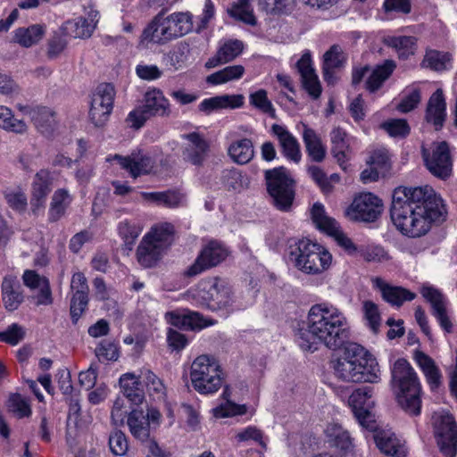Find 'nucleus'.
I'll list each match as a JSON object with an SVG mask.
<instances>
[{
    "label": "nucleus",
    "instance_id": "nucleus-1",
    "mask_svg": "<svg viewBox=\"0 0 457 457\" xmlns=\"http://www.w3.org/2000/svg\"><path fill=\"white\" fill-rule=\"evenodd\" d=\"M390 216L396 228H430L446 220L447 211L431 187H399L393 193Z\"/></svg>",
    "mask_w": 457,
    "mask_h": 457
},
{
    "label": "nucleus",
    "instance_id": "nucleus-2",
    "mask_svg": "<svg viewBox=\"0 0 457 457\" xmlns=\"http://www.w3.org/2000/svg\"><path fill=\"white\" fill-rule=\"evenodd\" d=\"M349 337L346 318L337 308L328 303L311 307L307 322H299L295 340L303 351L314 352L322 343L328 348H340Z\"/></svg>",
    "mask_w": 457,
    "mask_h": 457
},
{
    "label": "nucleus",
    "instance_id": "nucleus-3",
    "mask_svg": "<svg viewBox=\"0 0 457 457\" xmlns=\"http://www.w3.org/2000/svg\"><path fill=\"white\" fill-rule=\"evenodd\" d=\"M193 16L188 12H173L168 16L158 13L144 29L142 37L158 45H164L181 37L193 29Z\"/></svg>",
    "mask_w": 457,
    "mask_h": 457
},
{
    "label": "nucleus",
    "instance_id": "nucleus-4",
    "mask_svg": "<svg viewBox=\"0 0 457 457\" xmlns=\"http://www.w3.org/2000/svg\"><path fill=\"white\" fill-rule=\"evenodd\" d=\"M392 381L398 387L397 402L410 415L420 413V386L410 363L405 359H398L392 368Z\"/></svg>",
    "mask_w": 457,
    "mask_h": 457
},
{
    "label": "nucleus",
    "instance_id": "nucleus-5",
    "mask_svg": "<svg viewBox=\"0 0 457 457\" xmlns=\"http://www.w3.org/2000/svg\"><path fill=\"white\" fill-rule=\"evenodd\" d=\"M290 259L298 270L318 275L330 267L332 255L323 245L309 238H302L296 242L295 248L291 250Z\"/></svg>",
    "mask_w": 457,
    "mask_h": 457
},
{
    "label": "nucleus",
    "instance_id": "nucleus-6",
    "mask_svg": "<svg viewBox=\"0 0 457 457\" xmlns=\"http://www.w3.org/2000/svg\"><path fill=\"white\" fill-rule=\"evenodd\" d=\"M264 179L272 204L281 212H290L295 197L296 181L284 166L266 170Z\"/></svg>",
    "mask_w": 457,
    "mask_h": 457
},
{
    "label": "nucleus",
    "instance_id": "nucleus-7",
    "mask_svg": "<svg viewBox=\"0 0 457 457\" xmlns=\"http://www.w3.org/2000/svg\"><path fill=\"white\" fill-rule=\"evenodd\" d=\"M190 378L193 387L203 395L217 392L224 380L220 364L207 355L198 356L193 361Z\"/></svg>",
    "mask_w": 457,
    "mask_h": 457
},
{
    "label": "nucleus",
    "instance_id": "nucleus-8",
    "mask_svg": "<svg viewBox=\"0 0 457 457\" xmlns=\"http://www.w3.org/2000/svg\"><path fill=\"white\" fill-rule=\"evenodd\" d=\"M173 230H150L142 238L137 250V259L144 268L154 267L161 258L162 252L171 245Z\"/></svg>",
    "mask_w": 457,
    "mask_h": 457
},
{
    "label": "nucleus",
    "instance_id": "nucleus-9",
    "mask_svg": "<svg viewBox=\"0 0 457 457\" xmlns=\"http://www.w3.org/2000/svg\"><path fill=\"white\" fill-rule=\"evenodd\" d=\"M434 434L441 453L454 457L457 452V424L448 412H437L432 417Z\"/></svg>",
    "mask_w": 457,
    "mask_h": 457
},
{
    "label": "nucleus",
    "instance_id": "nucleus-10",
    "mask_svg": "<svg viewBox=\"0 0 457 457\" xmlns=\"http://www.w3.org/2000/svg\"><path fill=\"white\" fill-rule=\"evenodd\" d=\"M115 88L111 83L98 85L93 93L89 118L96 128L104 127L113 109Z\"/></svg>",
    "mask_w": 457,
    "mask_h": 457
},
{
    "label": "nucleus",
    "instance_id": "nucleus-11",
    "mask_svg": "<svg viewBox=\"0 0 457 457\" xmlns=\"http://www.w3.org/2000/svg\"><path fill=\"white\" fill-rule=\"evenodd\" d=\"M383 203L371 193H362L354 197L345 209V216L352 221L373 222L380 216Z\"/></svg>",
    "mask_w": 457,
    "mask_h": 457
},
{
    "label": "nucleus",
    "instance_id": "nucleus-12",
    "mask_svg": "<svg viewBox=\"0 0 457 457\" xmlns=\"http://www.w3.org/2000/svg\"><path fill=\"white\" fill-rule=\"evenodd\" d=\"M228 254V249L222 243L211 240L204 245L194 263L183 272V275L187 278L198 276L218 266L227 258Z\"/></svg>",
    "mask_w": 457,
    "mask_h": 457
},
{
    "label": "nucleus",
    "instance_id": "nucleus-13",
    "mask_svg": "<svg viewBox=\"0 0 457 457\" xmlns=\"http://www.w3.org/2000/svg\"><path fill=\"white\" fill-rule=\"evenodd\" d=\"M365 355V348L356 343H348L345 346L343 355L334 363V371L336 376L347 382H357L364 379L363 375L356 372L355 361Z\"/></svg>",
    "mask_w": 457,
    "mask_h": 457
},
{
    "label": "nucleus",
    "instance_id": "nucleus-14",
    "mask_svg": "<svg viewBox=\"0 0 457 457\" xmlns=\"http://www.w3.org/2000/svg\"><path fill=\"white\" fill-rule=\"evenodd\" d=\"M198 296L211 310H227L233 304V294L230 287L223 280L215 278L208 288L199 289Z\"/></svg>",
    "mask_w": 457,
    "mask_h": 457
},
{
    "label": "nucleus",
    "instance_id": "nucleus-15",
    "mask_svg": "<svg viewBox=\"0 0 457 457\" xmlns=\"http://www.w3.org/2000/svg\"><path fill=\"white\" fill-rule=\"evenodd\" d=\"M112 158L133 179L152 173L155 167V159L148 152L142 149L135 150L127 156L114 154Z\"/></svg>",
    "mask_w": 457,
    "mask_h": 457
},
{
    "label": "nucleus",
    "instance_id": "nucleus-16",
    "mask_svg": "<svg viewBox=\"0 0 457 457\" xmlns=\"http://www.w3.org/2000/svg\"><path fill=\"white\" fill-rule=\"evenodd\" d=\"M423 157L428 170L434 176L441 179H446L451 176L453 162L449 145L445 141L438 143L431 154L424 151Z\"/></svg>",
    "mask_w": 457,
    "mask_h": 457
},
{
    "label": "nucleus",
    "instance_id": "nucleus-17",
    "mask_svg": "<svg viewBox=\"0 0 457 457\" xmlns=\"http://www.w3.org/2000/svg\"><path fill=\"white\" fill-rule=\"evenodd\" d=\"M72 295L70 303V313L72 323L76 324L87 309L89 287L86 277L81 272L72 276L71 281Z\"/></svg>",
    "mask_w": 457,
    "mask_h": 457
},
{
    "label": "nucleus",
    "instance_id": "nucleus-18",
    "mask_svg": "<svg viewBox=\"0 0 457 457\" xmlns=\"http://www.w3.org/2000/svg\"><path fill=\"white\" fill-rule=\"evenodd\" d=\"M18 110L29 115L37 130L46 137L54 136L56 128V117L54 109L46 106L30 107L19 104Z\"/></svg>",
    "mask_w": 457,
    "mask_h": 457
},
{
    "label": "nucleus",
    "instance_id": "nucleus-19",
    "mask_svg": "<svg viewBox=\"0 0 457 457\" xmlns=\"http://www.w3.org/2000/svg\"><path fill=\"white\" fill-rule=\"evenodd\" d=\"M181 137L187 141L182 150L183 160L195 166H201L205 161L210 144L203 135L198 132L184 134Z\"/></svg>",
    "mask_w": 457,
    "mask_h": 457
},
{
    "label": "nucleus",
    "instance_id": "nucleus-20",
    "mask_svg": "<svg viewBox=\"0 0 457 457\" xmlns=\"http://www.w3.org/2000/svg\"><path fill=\"white\" fill-rule=\"evenodd\" d=\"M421 295L430 303L432 314L437 320L441 328L447 333H451L453 324L447 315L444 295L437 289L431 287H423Z\"/></svg>",
    "mask_w": 457,
    "mask_h": 457
},
{
    "label": "nucleus",
    "instance_id": "nucleus-21",
    "mask_svg": "<svg viewBox=\"0 0 457 457\" xmlns=\"http://www.w3.org/2000/svg\"><path fill=\"white\" fill-rule=\"evenodd\" d=\"M271 131L277 137L284 156L287 160L298 163L301 161L302 154L297 139L286 127L279 124H273Z\"/></svg>",
    "mask_w": 457,
    "mask_h": 457
},
{
    "label": "nucleus",
    "instance_id": "nucleus-22",
    "mask_svg": "<svg viewBox=\"0 0 457 457\" xmlns=\"http://www.w3.org/2000/svg\"><path fill=\"white\" fill-rule=\"evenodd\" d=\"M143 107L150 118H167L171 114L170 101L160 89L154 88L145 94Z\"/></svg>",
    "mask_w": 457,
    "mask_h": 457
},
{
    "label": "nucleus",
    "instance_id": "nucleus-23",
    "mask_svg": "<svg viewBox=\"0 0 457 457\" xmlns=\"http://www.w3.org/2000/svg\"><path fill=\"white\" fill-rule=\"evenodd\" d=\"M23 283L33 291L37 290L35 296L37 305H46L52 303L51 290L48 279L39 276L36 271L27 270L22 276Z\"/></svg>",
    "mask_w": 457,
    "mask_h": 457
},
{
    "label": "nucleus",
    "instance_id": "nucleus-24",
    "mask_svg": "<svg viewBox=\"0 0 457 457\" xmlns=\"http://www.w3.org/2000/svg\"><path fill=\"white\" fill-rule=\"evenodd\" d=\"M52 177L46 170H40L35 176L32 183L31 207L36 213L43 207L46 198L51 190Z\"/></svg>",
    "mask_w": 457,
    "mask_h": 457
},
{
    "label": "nucleus",
    "instance_id": "nucleus-25",
    "mask_svg": "<svg viewBox=\"0 0 457 457\" xmlns=\"http://www.w3.org/2000/svg\"><path fill=\"white\" fill-rule=\"evenodd\" d=\"M445 109L446 104L443 91L437 89L428 100L425 115L426 120L432 123L436 130L441 129L444 126L446 116Z\"/></svg>",
    "mask_w": 457,
    "mask_h": 457
},
{
    "label": "nucleus",
    "instance_id": "nucleus-26",
    "mask_svg": "<svg viewBox=\"0 0 457 457\" xmlns=\"http://www.w3.org/2000/svg\"><path fill=\"white\" fill-rule=\"evenodd\" d=\"M244 50V44L238 39H230L225 42L217 51L216 54L210 58L205 67L212 69L220 64L227 63L236 59Z\"/></svg>",
    "mask_w": 457,
    "mask_h": 457
},
{
    "label": "nucleus",
    "instance_id": "nucleus-27",
    "mask_svg": "<svg viewBox=\"0 0 457 457\" xmlns=\"http://www.w3.org/2000/svg\"><path fill=\"white\" fill-rule=\"evenodd\" d=\"M373 282L381 291L383 299L392 305L401 306L404 301H411L415 298L414 293L402 287L390 286L380 278H376Z\"/></svg>",
    "mask_w": 457,
    "mask_h": 457
},
{
    "label": "nucleus",
    "instance_id": "nucleus-28",
    "mask_svg": "<svg viewBox=\"0 0 457 457\" xmlns=\"http://www.w3.org/2000/svg\"><path fill=\"white\" fill-rule=\"evenodd\" d=\"M244 104L243 95H222L206 98L198 105L200 112L210 114L212 112L223 108H239Z\"/></svg>",
    "mask_w": 457,
    "mask_h": 457
},
{
    "label": "nucleus",
    "instance_id": "nucleus-29",
    "mask_svg": "<svg viewBox=\"0 0 457 457\" xmlns=\"http://www.w3.org/2000/svg\"><path fill=\"white\" fill-rule=\"evenodd\" d=\"M167 321L180 329H195L205 327L203 316L195 312H170L166 313Z\"/></svg>",
    "mask_w": 457,
    "mask_h": 457
},
{
    "label": "nucleus",
    "instance_id": "nucleus-30",
    "mask_svg": "<svg viewBox=\"0 0 457 457\" xmlns=\"http://www.w3.org/2000/svg\"><path fill=\"white\" fill-rule=\"evenodd\" d=\"M374 438L377 446L385 454L394 457L406 455V448L394 433L389 431L378 432Z\"/></svg>",
    "mask_w": 457,
    "mask_h": 457
},
{
    "label": "nucleus",
    "instance_id": "nucleus-31",
    "mask_svg": "<svg viewBox=\"0 0 457 457\" xmlns=\"http://www.w3.org/2000/svg\"><path fill=\"white\" fill-rule=\"evenodd\" d=\"M127 424L131 435L136 439L141 442H146L150 439V425L143 411H131L128 415Z\"/></svg>",
    "mask_w": 457,
    "mask_h": 457
},
{
    "label": "nucleus",
    "instance_id": "nucleus-32",
    "mask_svg": "<svg viewBox=\"0 0 457 457\" xmlns=\"http://www.w3.org/2000/svg\"><path fill=\"white\" fill-rule=\"evenodd\" d=\"M228 154L231 160L240 165L251 162L254 156L253 143L250 138H242L230 144Z\"/></svg>",
    "mask_w": 457,
    "mask_h": 457
},
{
    "label": "nucleus",
    "instance_id": "nucleus-33",
    "mask_svg": "<svg viewBox=\"0 0 457 457\" xmlns=\"http://www.w3.org/2000/svg\"><path fill=\"white\" fill-rule=\"evenodd\" d=\"M120 386L123 397L131 403L138 405L143 403L145 398L144 390L140 386L138 378L134 374L122 375L120 378Z\"/></svg>",
    "mask_w": 457,
    "mask_h": 457
},
{
    "label": "nucleus",
    "instance_id": "nucleus-34",
    "mask_svg": "<svg viewBox=\"0 0 457 457\" xmlns=\"http://www.w3.org/2000/svg\"><path fill=\"white\" fill-rule=\"evenodd\" d=\"M142 198L151 204L167 208H176L182 204L183 195L179 191L141 192Z\"/></svg>",
    "mask_w": 457,
    "mask_h": 457
},
{
    "label": "nucleus",
    "instance_id": "nucleus-35",
    "mask_svg": "<svg viewBox=\"0 0 457 457\" xmlns=\"http://www.w3.org/2000/svg\"><path fill=\"white\" fill-rule=\"evenodd\" d=\"M355 361L356 372L363 375L364 379L357 380L356 383L368 382L376 383L379 380L380 370L377 360L365 349V355Z\"/></svg>",
    "mask_w": 457,
    "mask_h": 457
},
{
    "label": "nucleus",
    "instance_id": "nucleus-36",
    "mask_svg": "<svg viewBox=\"0 0 457 457\" xmlns=\"http://www.w3.org/2000/svg\"><path fill=\"white\" fill-rule=\"evenodd\" d=\"M395 67L396 64L393 60H386L382 64L377 65L366 80V89L370 93L378 90L391 76Z\"/></svg>",
    "mask_w": 457,
    "mask_h": 457
},
{
    "label": "nucleus",
    "instance_id": "nucleus-37",
    "mask_svg": "<svg viewBox=\"0 0 457 457\" xmlns=\"http://www.w3.org/2000/svg\"><path fill=\"white\" fill-rule=\"evenodd\" d=\"M326 436L330 445L341 451L353 450V439L347 430L337 423L328 424L325 429Z\"/></svg>",
    "mask_w": 457,
    "mask_h": 457
},
{
    "label": "nucleus",
    "instance_id": "nucleus-38",
    "mask_svg": "<svg viewBox=\"0 0 457 457\" xmlns=\"http://www.w3.org/2000/svg\"><path fill=\"white\" fill-rule=\"evenodd\" d=\"M303 139L306 152L312 160L316 162H322L326 156V147L322 145L316 132L312 129L304 126Z\"/></svg>",
    "mask_w": 457,
    "mask_h": 457
},
{
    "label": "nucleus",
    "instance_id": "nucleus-39",
    "mask_svg": "<svg viewBox=\"0 0 457 457\" xmlns=\"http://www.w3.org/2000/svg\"><path fill=\"white\" fill-rule=\"evenodd\" d=\"M345 137L346 133L341 128H335L330 133L331 153L344 170L346 169L345 163L348 160L347 151L349 149Z\"/></svg>",
    "mask_w": 457,
    "mask_h": 457
},
{
    "label": "nucleus",
    "instance_id": "nucleus-40",
    "mask_svg": "<svg viewBox=\"0 0 457 457\" xmlns=\"http://www.w3.org/2000/svg\"><path fill=\"white\" fill-rule=\"evenodd\" d=\"M94 29L95 25L82 17L68 21L62 26V34L72 38H87L92 35Z\"/></svg>",
    "mask_w": 457,
    "mask_h": 457
},
{
    "label": "nucleus",
    "instance_id": "nucleus-41",
    "mask_svg": "<svg viewBox=\"0 0 457 457\" xmlns=\"http://www.w3.org/2000/svg\"><path fill=\"white\" fill-rule=\"evenodd\" d=\"M46 27L40 24L28 28H19L15 30L14 40L23 47H30L43 37Z\"/></svg>",
    "mask_w": 457,
    "mask_h": 457
},
{
    "label": "nucleus",
    "instance_id": "nucleus-42",
    "mask_svg": "<svg viewBox=\"0 0 457 457\" xmlns=\"http://www.w3.org/2000/svg\"><path fill=\"white\" fill-rule=\"evenodd\" d=\"M415 360L425 374L431 388H436L441 383V374L433 359L422 352H416Z\"/></svg>",
    "mask_w": 457,
    "mask_h": 457
},
{
    "label": "nucleus",
    "instance_id": "nucleus-43",
    "mask_svg": "<svg viewBox=\"0 0 457 457\" xmlns=\"http://www.w3.org/2000/svg\"><path fill=\"white\" fill-rule=\"evenodd\" d=\"M16 279L12 276L4 277L2 283V296L4 306L9 311L18 309L22 302V295L15 287Z\"/></svg>",
    "mask_w": 457,
    "mask_h": 457
},
{
    "label": "nucleus",
    "instance_id": "nucleus-44",
    "mask_svg": "<svg viewBox=\"0 0 457 457\" xmlns=\"http://www.w3.org/2000/svg\"><path fill=\"white\" fill-rule=\"evenodd\" d=\"M372 388L361 386L354 390L348 399L349 406L353 414L362 410H370L374 403L372 401Z\"/></svg>",
    "mask_w": 457,
    "mask_h": 457
},
{
    "label": "nucleus",
    "instance_id": "nucleus-45",
    "mask_svg": "<svg viewBox=\"0 0 457 457\" xmlns=\"http://www.w3.org/2000/svg\"><path fill=\"white\" fill-rule=\"evenodd\" d=\"M386 45L395 48L400 58L406 59L414 54L417 38L411 36L389 37L385 39Z\"/></svg>",
    "mask_w": 457,
    "mask_h": 457
},
{
    "label": "nucleus",
    "instance_id": "nucleus-46",
    "mask_svg": "<svg viewBox=\"0 0 457 457\" xmlns=\"http://www.w3.org/2000/svg\"><path fill=\"white\" fill-rule=\"evenodd\" d=\"M245 73V68L242 65L227 66L206 78V81L212 85H220L231 80L239 79Z\"/></svg>",
    "mask_w": 457,
    "mask_h": 457
},
{
    "label": "nucleus",
    "instance_id": "nucleus-47",
    "mask_svg": "<svg viewBox=\"0 0 457 457\" xmlns=\"http://www.w3.org/2000/svg\"><path fill=\"white\" fill-rule=\"evenodd\" d=\"M0 128L18 134H22L27 130L26 123L14 118L12 110L6 106L0 105Z\"/></svg>",
    "mask_w": 457,
    "mask_h": 457
},
{
    "label": "nucleus",
    "instance_id": "nucleus-48",
    "mask_svg": "<svg viewBox=\"0 0 457 457\" xmlns=\"http://www.w3.org/2000/svg\"><path fill=\"white\" fill-rule=\"evenodd\" d=\"M4 197L8 206L17 212H24L28 207V198L22 188L20 187L6 188L4 191Z\"/></svg>",
    "mask_w": 457,
    "mask_h": 457
},
{
    "label": "nucleus",
    "instance_id": "nucleus-49",
    "mask_svg": "<svg viewBox=\"0 0 457 457\" xmlns=\"http://www.w3.org/2000/svg\"><path fill=\"white\" fill-rule=\"evenodd\" d=\"M311 217L317 228H340L336 219L327 215L324 205L320 203L312 205Z\"/></svg>",
    "mask_w": 457,
    "mask_h": 457
},
{
    "label": "nucleus",
    "instance_id": "nucleus-50",
    "mask_svg": "<svg viewBox=\"0 0 457 457\" xmlns=\"http://www.w3.org/2000/svg\"><path fill=\"white\" fill-rule=\"evenodd\" d=\"M141 377L143 378L150 395L158 400H163L166 395V388L162 381L154 372L148 370L142 371Z\"/></svg>",
    "mask_w": 457,
    "mask_h": 457
},
{
    "label": "nucleus",
    "instance_id": "nucleus-51",
    "mask_svg": "<svg viewBox=\"0 0 457 457\" xmlns=\"http://www.w3.org/2000/svg\"><path fill=\"white\" fill-rule=\"evenodd\" d=\"M250 104L254 108L258 109L262 112L268 114L270 117L275 119L276 112L269 100L267 91L264 89H259L249 96Z\"/></svg>",
    "mask_w": 457,
    "mask_h": 457
},
{
    "label": "nucleus",
    "instance_id": "nucleus-52",
    "mask_svg": "<svg viewBox=\"0 0 457 457\" xmlns=\"http://www.w3.org/2000/svg\"><path fill=\"white\" fill-rule=\"evenodd\" d=\"M25 336L26 328L18 323H12L4 330L0 331V342L14 346L20 344Z\"/></svg>",
    "mask_w": 457,
    "mask_h": 457
},
{
    "label": "nucleus",
    "instance_id": "nucleus-53",
    "mask_svg": "<svg viewBox=\"0 0 457 457\" xmlns=\"http://www.w3.org/2000/svg\"><path fill=\"white\" fill-rule=\"evenodd\" d=\"M390 137H405L410 133V126L404 119H391L380 125Z\"/></svg>",
    "mask_w": 457,
    "mask_h": 457
},
{
    "label": "nucleus",
    "instance_id": "nucleus-54",
    "mask_svg": "<svg viewBox=\"0 0 457 457\" xmlns=\"http://www.w3.org/2000/svg\"><path fill=\"white\" fill-rule=\"evenodd\" d=\"M449 60L447 54L436 50H428L421 65L434 71H443L445 69V63Z\"/></svg>",
    "mask_w": 457,
    "mask_h": 457
},
{
    "label": "nucleus",
    "instance_id": "nucleus-55",
    "mask_svg": "<svg viewBox=\"0 0 457 457\" xmlns=\"http://www.w3.org/2000/svg\"><path fill=\"white\" fill-rule=\"evenodd\" d=\"M342 49L338 45H333L323 55V78L328 79L330 69L338 68L342 65L340 55Z\"/></svg>",
    "mask_w": 457,
    "mask_h": 457
},
{
    "label": "nucleus",
    "instance_id": "nucleus-56",
    "mask_svg": "<svg viewBox=\"0 0 457 457\" xmlns=\"http://www.w3.org/2000/svg\"><path fill=\"white\" fill-rule=\"evenodd\" d=\"M8 408L19 418L29 417L31 414V409L27 398L19 394H12L8 400Z\"/></svg>",
    "mask_w": 457,
    "mask_h": 457
},
{
    "label": "nucleus",
    "instance_id": "nucleus-57",
    "mask_svg": "<svg viewBox=\"0 0 457 457\" xmlns=\"http://www.w3.org/2000/svg\"><path fill=\"white\" fill-rule=\"evenodd\" d=\"M242 178V174L237 169L231 168L222 170L220 181L227 190L239 191L243 187Z\"/></svg>",
    "mask_w": 457,
    "mask_h": 457
},
{
    "label": "nucleus",
    "instance_id": "nucleus-58",
    "mask_svg": "<svg viewBox=\"0 0 457 457\" xmlns=\"http://www.w3.org/2000/svg\"><path fill=\"white\" fill-rule=\"evenodd\" d=\"M109 446L114 455L123 456L129 450L127 437L120 430H115L109 436Z\"/></svg>",
    "mask_w": 457,
    "mask_h": 457
},
{
    "label": "nucleus",
    "instance_id": "nucleus-59",
    "mask_svg": "<svg viewBox=\"0 0 457 457\" xmlns=\"http://www.w3.org/2000/svg\"><path fill=\"white\" fill-rule=\"evenodd\" d=\"M363 312L371 330L378 333L381 321L378 305L371 301H365L363 302Z\"/></svg>",
    "mask_w": 457,
    "mask_h": 457
},
{
    "label": "nucleus",
    "instance_id": "nucleus-60",
    "mask_svg": "<svg viewBox=\"0 0 457 457\" xmlns=\"http://www.w3.org/2000/svg\"><path fill=\"white\" fill-rule=\"evenodd\" d=\"M99 361H116L119 357L117 345L109 340H103L95 350Z\"/></svg>",
    "mask_w": 457,
    "mask_h": 457
},
{
    "label": "nucleus",
    "instance_id": "nucleus-61",
    "mask_svg": "<svg viewBox=\"0 0 457 457\" xmlns=\"http://www.w3.org/2000/svg\"><path fill=\"white\" fill-rule=\"evenodd\" d=\"M292 0H258L259 7L268 14H280L287 11Z\"/></svg>",
    "mask_w": 457,
    "mask_h": 457
},
{
    "label": "nucleus",
    "instance_id": "nucleus-62",
    "mask_svg": "<svg viewBox=\"0 0 457 457\" xmlns=\"http://www.w3.org/2000/svg\"><path fill=\"white\" fill-rule=\"evenodd\" d=\"M246 412L245 405L237 404L228 400L224 404L214 409V415L217 418H225L235 415H242Z\"/></svg>",
    "mask_w": 457,
    "mask_h": 457
},
{
    "label": "nucleus",
    "instance_id": "nucleus-63",
    "mask_svg": "<svg viewBox=\"0 0 457 457\" xmlns=\"http://www.w3.org/2000/svg\"><path fill=\"white\" fill-rule=\"evenodd\" d=\"M307 171L312 180L320 187L323 192L331 191L332 186L326 173L321 168L316 165H312L308 167Z\"/></svg>",
    "mask_w": 457,
    "mask_h": 457
},
{
    "label": "nucleus",
    "instance_id": "nucleus-64",
    "mask_svg": "<svg viewBox=\"0 0 457 457\" xmlns=\"http://www.w3.org/2000/svg\"><path fill=\"white\" fill-rule=\"evenodd\" d=\"M148 119H150V117L147 112H145L143 105H141L129 112L126 118V122L129 127L134 129H139L145 125Z\"/></svg>",
    "mask_w": 457,
    "mask_h": 457
}]
</instances>
